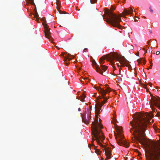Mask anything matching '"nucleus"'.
<instances>
[{"label":"nucleus","instance_id":"nucleus-1","mask_svg":"<svg viewBox=\"0 0 160 160\" xmlns=\"http://www.w3.org/2000/svg\"><path fill=\"white\" fill-rule=\"evenodd\" d=\"M153 116V113L145 114L136 113L133 121L130 124L132 128L130 132L133 138L141 144L145 143L147 146L145 150L147 160H160V142L151 139L145 140V131L148 123Z\"/></svg>","mask_w":160,"mask_h":160},{"label":"nucleus","instance_id":"nucleus-2","mask_svg":"<svg viewBox=\"0 0 160 160\" xmlns=\"http://www.w3.org/2000/svg\"><path fill=\"white\" fill-rule=\"evenodd\" d=\"M102 98L104 99V100L103 101L104 102L102 103V105H101V102H98L95 107L96 112V118L95 119V122H92V135L95 138L94 139L93 137L92 138V141L96 140V142L100 146L102 147H104V146L100 143V141H102L104 140V137L103 133L101 132V131L98 128V127L99 128L101 129L103 128V127L102 125L98 122V115L102 107L106 102L108 98H105V97H104V98L102 97Z\"/></svg>","mask_w":160,"mask_h":160},{"label":"nucleus","instance_id":"nucleus-3","mask_svg":"<svg viewBox=\"0 0 160 160\" xmlns=\"http://www.w3.org/2000/svg\"><path fill=\"white\" fill-rule=\"evenodd\" d=\"M102 98L104 99V100L103 101L104 102L102 103V105H101V102H98L95 107L96 112V118L95 119V122H92V135L95 138L94 139L93 137L92 138V141L96 140V142L100 146L102 147H104V146L100 143V141H102L104 140V137L103 133L101 132V131L98 128V127L99 128L101 129L103 128V127L102 125L98 122V115L102 107L106 102L108 98H105V97H104V98L102 97Z\"/></svg>","mask_w":160,"mask_h":160},{"label":"nucleus","instance_id":"nucleus-4","mask_svg":"<svg viewBox=\"0 0 160 160\" xmlns=\"http://www.w3.org/2000/svg\"><path fill=\"white\" fill-rule=\"evenodd\" d=\"M133 12L132 8H129L127 10L125 9L122 13L123 15L118 16L113 13L112 11L107 10L105 12L108 18H106V22L114 27L120 28L121 26L120 22L121 21V17L124 16L132 14Z\"/></svg>","mask_w":160,"mask_h":160},{"label":"nucleus","instance_id":"nucleus-5","mask_svg":"<svg viewBox=\"0 0 160 160\" xmlns=\"http://www.w3.org/2000/svg\"><path fill=\"white\" fill-rule=\"evenodd\" d=\"M115 59L117 62H119L121 67H123L125 66L128 67L130 66L129 63V61L124 56H120L115 52L110 53L108 58V61H110L112 64H114V60Z\"/></svg>","mask_w":160,"mask_h":160},{"label":"nucleus","instance_id":"nucleus-6","mask_svg":"<svg viewBox=\"0 0 160 160\" xmlns=\"http://www.w3.org/2000/svg\"><path fill=\"white\" fill-rule=\"evenodd\" d=\"M150 95L152 98L149 102V104L152 111L154 112L155 110V109L154 106H155L160 109V98L158 96L155 97L151 93H150Z\"/></svg>","mask_w":160,"mask_h":160},{"label":"nucleus","instance_id":"nucleus-7","mask_svg":"<svg viewBox=\"0 0 160 160\" xmlns=\"http://www.w3.org/2000/svg\"><path fill=\"white\" fill-rule=\"evenodd\" d=\"M92 63L93 67L95 68L96 71L99 73L103 75L102 70L105 71L108 68V67L101 65L100 68L99 66L96 63L94 60H92Z\"/></svg>","mask_w":160,"mask_h":160},{"label":"nucleus","instance_id":"nucleus-8","mask_svg":"<svg viewBox=\"0 0 160 160\" xmlns=\"http://www.w3.org/2000/svg\"><path fill=\"white\" fill-rule=\"evenodd\" d=\"M119 139H117V142L118 144L121 146L125 147L126 148L128 147V145L127 143V142L125 140H122V138L124 137V136L122 135V129H120L119 130Z\"/></svg>","mask_w":160,"mask_h":160},{"label":"nucleus","instance_id":"nucleus-9","mask_svg":"<svg viewBox=\"0 0 160 160\" xmlns=\"http://www.w3.org/2000/svg\"><path fill=\"white\" fill-rule=\"evenodd\" d=\"M42 24L44 27V29L45 35L47 38L49 39L51 37L50 36L51 33L50 31V29L48 28L47 24L46 23V21H44L42 23Z\"/></svg>","mask_w":160,"mask_h":160},{"label":"nucleus","instance_id":"nucleus-10","mask_svg":"<svg viewBox=\"0 0 160 160\" xmlns=\"http://www.w3.org/2000/svg\"><path fill=\"white\" fill-rule=\"evenodd\" d=\"M98 90L101 94L102 97L103 98H104V97L105 96L107 92H109L110 91L112 90L109 87L107 88L106 90H104L103 88L99 87L98 89Z\"/></svg>","mask_w":160,"mask_h":160},{"label":"nucleus","instance_id":"nucleus-11","mask_svg":"<svg viewBox=\"0 0 160 160\" xmlns=\"http://www.w3.org/2000/svg\"><path fill=\"white\" fill-rule=\"evenodd\" d=\"M64 58V62L67 61V60L68 59V61H69L72 59V58H74V56L73 55H71L70 54H67V55L65 56H63Z\"/></svg>","mask_w":160,"mask_h":160},{"label":"nucleus","instance_id":"nucleus-12","mask_svg":"<svg viewBox=\"0 0 160 160\" xmlns=\"http://www.w3.org/2000/svg\"><path fill=\"white\" fill-rule=\"evenodd\" d=\"M90 119H91V118H88V120H87L85 117L84 115H82V121L86 124H88L89 123Z\"/></svg>","mask_w":160,"mask_h":160},{"label":"nucleus","instance_id":"nucleus-13","mask_svg":"<svg viewBox=\"0 0 160 160\" xmlns=\"http://www.w3.org/2000/svg\"><path fill=\"white\" fill-rule=\"evenodd\" d=\"M137 61L139 63H143L144 64H145L146 62V61L143 59L142 58H141L137 60Z\"/></svg>","mask_w":160,"mask_h":160},{"label":"nucleus","instance_id":"nucleus-14","mask_svg":"<svg viewBox=\"0 0 160 160\" xmlns=\"http://www.w3.org/2000/svg\"><path fill=\"white\" fill-rule=\"evenodd\" d=\"M105 154L106 155H111V151L108 148H106L105 149Z\"/></svg>","mask_w":160,"mask_h":160},{"label":"nucleus","instance_id":"nucleus-15","mask_svg":"<svg viewBox=\"0 0 160 160\" xmlns=\"http://www.w3.org/2000/svg\"><path fill=\"white\" fill-rule=\"evenodd\" d=\"M60 6H57V8L58 9V11H59V13L61 14L65 13H62L63 12L62 11L60 10Z\"/></svg>","mask_w":160,"mask_h":160},{"label":"nucleus","instance_id":"nucleus-16","mask_svg":"<svg viewBox=\"0 0 160 160\" xmlns=\"http://www.w3.org/2000/svg\"><path fill=\"white\" fill-rule=\"evenodd\" d=\"M95 152L97 154L100 155L101 153V152L98 149H96Z\"/></svg>","mask_w":160,"mask_h":160},{"label":"nucleus","instance_id":"nucleus-17","mask_svg":"<svg viewBox=\"0 0 160 160\" xmlns=\"http://www.w3.org/2000/svg\"><path fill=\"white\" fill-rule=\"evenodd\" d=\"M82 95H83V96L82 97H81L80 99L82 102H84V99L85 97V96L83 94Z\"/></svg>","mask_w":160,"mask_h":160},{"label":"nucleus","instance_id":"nucleus-18","mask_svg":"<svg viewBox=\"0 0 160 160\" xmlns=\"http://www.w3.org/2000/svg\"><path fill=\"white\" fill-rule=\"evenodd\" d=\"M105 59L104 58H103V57H101L99 60L100 64L102 63V62L103 60Z\"/></svg>","mask_w":160,"mask_h":160},{"label":"nucleus","instance_id":"nucleus-19","mask_svg":"<svg viewBox=\"0 0 160 160\" xmlns=\"http://www.w3.org/2000/svg\"><path fill=\"white\" fill-rule=\"evenodd\" d=\"M57 6H60L61 3L59 1V0H56Z\"/></svg>","mask_w":160,"mask_h":160},{"label":"nucleus","instance_id":"nucleus-20","mask_svg":"<svg viewBox=\"0 0 160 160\" xmlns=\"http://www.w3.org/2000/svg\"><path fill=\"white\" fill-rule=\"evenodd\" d=\"M34 17L36 18L37 20H38L39 19L38 17L39 16L38 14V13L37 12L34 15Z\"/></svg>","mask_w":160,"mask_h":160},{"label":"nucleus","instance_id":"nucleus-21","mask_svg":"<svg viewBox=\"0 0 160 160\" xmlns=\"http://www.w3.org/2000/svg\"><path fill=\"white\" fill-rule=\"evenodd\" d=\"M97 0H90L91 3L92 4H93L96 2H97Z\"/></svg>","mask_w":160,"mask_h":160},{"label":"nucleus","instance_id":"nucleus-22","mask_svg":"<svg viewBox=\"0 0 160 160\" xmlns=\"http://www.w3.org/2000/svg\"><path fill=\"white\" fill-rule=\"evenodd\" d=\"M107 156V159H105V160H107V159H110L111 158L110 155H106Z\"/></svg>","mask_w":160,"mask_h":160},{"label":"nucleus","instance_id":"nucleus-23","mask_svg":"<svg viewBox=\"0 0 160 160\" xmlns=\"http://www.w3.org/2000/svg\"><path fill=\"white\" fill-rule=\"evenodd\" d=\"M149 9H150V11L152 13L153 12V10H152V8H151V7L150 6V7H149Z\"/></svg>","mask_w":160,"mask_h":160},{"label":"nucleus","instance_id":"nucleus-24","mask_svg":"<svg viewBox=\"0 0 160 160\" xmlns=\"http://www.w3.org/2000/svg\"><path fill=\"white\" fill-rule=\"evenodd\" d=\"M142 87H143V88H146L147 87V86L145 85H144V84H142Z\"/></svg>","mask_w":160,"mask_h":160},{"label":"nucleus","instance_id":"nucleus-25","mask_svg":"<svg viewBox=\"0 0 160 160\" xmlns=\"http://www.w3.org/2000/svg\"><path fill=\"white\" fill-rule=\"evenodd\" d=\"M160 53V52L158 51H157L156 53V55H159Z\"/></svg>","mask_w":160,"mask_h":160},{"label":"nucleus","instance_id":"nucleus-26","mask_svg":"<svg viewBox=\"0 0 160 160\" xmlns=\"http://www.w3.org/2000/svg\"><path fill=\"white\" fill-rule=\"evenodd\" d=\"M146 83L147 84L149 85L150 87H151V85H152V83L151 82H149L148 83L146 82Z\"/></svg>","mask_w":160,"mask_h":160},{"label":"nucleus","instance_id":"nucleus-27","mask_svg":"<svg viewBox=\"0 0 160 160\" xmlns=\"http://www.w3.org/2000/svg\"><path fill=\"white\" fill-rule=\"evenodd\" d=\"M88 49L87 48H84L83 50V52H85L87 51Z\"/></svg>","mask_w":160,"mask_h":160},{"label":"nucleus","instance_id":"nucleus-28","mask_svg":"<svg viewBox=\"0 0 160 160\" xmlns=\"http://www.w3.org/2000/svg\"><path fill=\"white\" fill-rule=\"evenodd\" d=\"M150 63H151V64L150 66V68H151L152 66V62H150Z\"/></svg>","mask_w":160,"mask_h":160},{"label":"nucleus","instance_id":"nucleus-29","mask_svg":"<svg viewBox=\"0 0 160 160\" xmlns=\"http://www.w3.org/2000/svg\"><path fill=\"white\" fill-rule=\"evenodd\" d=\"M111 9L112 10H114L115 9V8L114 7H113L112 6H111Z\"/></svg>","mask_w":160,"mask_h":160},{"label":"nucleus","instance_id":"nucleus-30","mask_svg":"<svg viewBox=\"0 0 160 160\" xmlns=\"http://www.w3.org/2000/svg\"><path fill=\"white\" fill-rule=\"evenodd\" d=\"M32 3L33 2V0H30Z\"/></svg>","mask_w":160,"mask_h":160},{"label":"nucleus","instance_id":"nucleus-31","mask_svg":"<svg viewBox=\"0 0 160 160\" xmlns=\"http://www.w3.org/2000/svg\"><path fill=\"white\" fill-rule=\"evenodd\" d=\"M77 42H78L80 40V39L79 38H78L76 40Z\"/></svg>","mask_w":160,"mask_h":160},{"label":"nucleus","instance_id":"nucleus-32","mask_svg":"<svg viewBox=\"0 0 160 160\" xmlns=\"http://www.w3.org/2000/svg\"><path fill=\"white\" fill-rule=\"evenodd\" d=\"M117 77H118V80H120L121 79V78L119 77L118 76Z\"/></svg>","mask_w":160,"mask_h":160},{"label":"nucleus","instance_id":"nucleus-33","mask_svg":"<svg viewBox=\"0 0 160 160\" xmlns=\"http://www.w3.org/2000/svg\"><path fill=\"white\" fill-rule=\"evenodd\" d=\"M78 111H81V109L80 108H78Z\"/></svg>","mask_w":160,"mask_h":160},{"label":"nucleus","instance_id":"nucleus-34","mask_svg":"<svg viewBox=\"0 0 160 160\" xmlns=\"http://www.w3.org/2000/svg\"><path fill=\"white\" fill-rule=\"evenodd\" d=\"M65 64L67 65H68V63L67 62H66Z\"/></svg>","mask_w":160,"mask_h":160},{"label":"nucleus","instance_id":"nucleus-35","mask_svg":"<svg viewBox=\"0 0 160 160\" xmlns=\"http://www.w3.org/2000/svg\"><path fill=\"white\" fill-rule=\"evenodd\" d=\"M103 101H102V103H101V105H102V103H103Z\"/></svg>","mask_w":160,"mask_h":160},{"label":"nucleus","instance_id":"nucleus-36","mask_svg":"<svg viewBox=\"0 0 160 160\" xmlns=\"http://www.w3.org/2000/svg\"><path fill=\"white\" fill-rule=\"evenodd\" d=\"M157 116H159V115L158 114V113H157Z\"/></svg>","mask_w":160,"mask_h":160},{"label":"nucleus","instance_id":"nucleus-37","mask_svg":"<svg viewBox=\"0 0 160 160\" xmlns=\"http://www.w3.org/2000/svg\"><path fill=\"white\" fill-rule=\"evenodd\" d=\"M149 32H150L151 33H152V31H149Z\"/></svg>","mask_w":160,"mask_h":160},{"label":"nucleus","instance_id":"nucleus-38","mask_svg":"<svg viewBox=\"0 0 160 160\" xmlns=\"http://www.w3.org/2000/svg\"><path fill=\"white\" fill-rule=\"evenodd\" d=\"M100 98H101V97H98V99H100Z\"/></svg>","mask_w":160,"mask_h":160},{"label":"nucleus","instance_id":"nucleus-39","mask_svg":"<svg viewBox=\"0 0 160 160\" xmlns=\"http://www.w3.org/2000/svg\"><path fill=\"white\" fill-rule=\"evenodd\" d=\"M114 120H113V121L112 122L114 123Z\"/></svg>","mask_w":160,"mask_h":160},{"label":"nucleus","instance_id":"nucleus-40","mask_svg":"<svg viewBox=\"0 0 160 160\" xmlns=\"http://www.w3.org/2000/svg\"><path fill=\"white\" fill-rule=\"evenodd\" d=\"M118 66H119V63H116Z\"/></svg>","mask_w":160,"mask_h":160},{"label":"nucleus","instance_id":"nucleus-41","mask_svg":"<svg viewBox=\"0 0 160 160\" xmlns=\"http://www.w3.org/2000/svg\"><path fill=\"white\" fill-rule=\"evenodd\" d=\"M108 86V85H107V84H106V85H105V86L106 87V86Z\"/></svg>","mask_w":160,"mask_h":160},{"label":"nucleus","instance_id":"nucleus-42","mask_svg":"<svg viewBox=\"0 0 160 160\" xmlns=\"http://www.w3.org/2000/svg\"><path fill=\"white\" fill-rule=\"evenodd\" d=\"M135 21H137V19H135Z\"/></svg>","mask_w":160,"mask_h":160},{"label":"nucleus","instance_id":"nucleus-43","mask_svg":"<svg viewBox=\"0 0 160 160\" xmlns=\"http://www.w3.org/2000/svg\"><path fill=\"white\" fill-rule=\"evenodd\" d=\"M63 54H64L63 53H62V55H63Z\"/></svg>","mask_w":160,"mask_h":160},{"label":"nucleus","instance_id":"nucleus-44","mask_svg":"<svg viewBox=\"0 0 160 160\" xmlns=\"http://www.w3.org/2000/svg\"><path fill=\"white\" fill-rule=\"evenodd\" d=\"M99 121H100H100L101 120V119H100V118H99Z\"/></svg>","mask_w":160,"mask_h":160},{"label":"nucleus","instance_id":"nucleus-45","mask_svg":"<svg viewBox=\"0 0 160 160\" xmlns=\"http://www.w3.org/2000/svg\"><path fill=\"white\" fill-rule=\"evenodd\" d=\"M115 120L117 122L116 119H115Z\"/></svg>","mask_w":160,"mask_h":160},{"label":"nucleus","instance_id":"nucleus-46","mask_svg":"<svg viewBox=\"0 0 160 160\" xmlns=\"http://www.w3.org/2000/svg\"><path fill=\"white\" fill-rule=\"evenodd\" d=\"M113 116H114V117H115V116H114V115H113Z\"/></svg>","mask_w":160,"mask_h":160},{"label":"nucleus","instance_id":"nucleus-47","mask_svg":"<svg viewBox=\"0 0 160 160\" xmlns=\"http://www.w3.org/2000/svg\"><path fill=\"white\" fill-rule=\"evenodd\" d=\"M119 72H120V69L119 70Z\"/></svg>","mask_w":160,"mask_h":160}]
</instances>
